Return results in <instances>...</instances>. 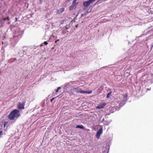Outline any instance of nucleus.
Segmentation results:
<instances>
[{"mask_svg":"<svg viewBox=\"0 0 153 153\" xmlns=\"http://www.w3.org/2000/svg\"><path fill=\"white\" fill-rule=\"evenodd\" d=\"M20 115V113L19 110L14 109L11 112L8 116V118L10 120H13L15 118H17Z\"/></svg>","mask_w":153,"mask_h":153,"instance_id":"nucleus-1","label":"nucleus"},{"mask_svg":"<svg viewBox=\"0 0 153 153\" xmlns=\"http://www.w3.org/2000/svg\"><path fill=\"white\" fill-rule=\"evenodd\" d=\"M76 1L77 0H74L73 1L72 5L69 7V10H71L76 9L77 4L76 2Z\"/></svg>","mask_w":153,"mask_h":153,"instance_id":"nucleus-2","label":"nucleus"},{"mask_svg":"<svg viewBox=\"0 0 153 153\" xmlns=\"http://www.w3.org/2000/svg\"><path fill=\"white\" fill-rule=\"evenodd\" d=\"M106 104L105 103L101 102L96 107V108L100 109L103 108L104 106H105Z\"/></svg>","mask_w":153,"mask_h":153,"instance_id":"nucleus-3","label":"nucleus"},{"mask_svg":"<svg viewBox=\"0 0 153 153\" xmlns=\"http://www.w3.org/2000/svg\"><path fill=\"white\" fill-rule=\"evenodd\" d=\"M102 132V128H101L97 132L96 136L97 138H99L100 134Z\"/></svg>","mask_w":153,"mask_h":153,"instance_id":"nucleus-4","label":"nucleus"},{"mask_svg":"<svg viewBox=\"0 0 153 153\" xmlns=\"http://www.w3.org/2000/svg\"><path fill=\"white\" fill-rule=\"evenodd\" d=\"M17 107L19 109H24V105L20 102L18 103Z\"/></svg>","mask_w":153,"mask_h":153,"instance_id":"nucleus-5","label":"nucleus"},{"mask_svg":"<svg viewBox=\"0 0 153 153\" xmlns=\"http://www.w3.org/2000/svg\"><path fill=\"white\" fill-rule=\"evenodd\" d=\"M96 0H89L88 1H87V6H88L92 3L94 2Z\"/></svg>","mask_w":153,"mask_h":153,"instance_id":"nucleus-6","label":"nucleus"},{"mask_svg":"<svg viewBox=\"0 0 153 153\" xmlns=\"http://www.w3.org/2000/svg\"><path fill=\"white\" fill-rule=\"evenodd\" d=\"M123 100L121 101V102H124L125 101L127 100V97H128V94H125L123 95Z\"/></svg>","mask_w":153,"mask_h":153,"instance_id":"nucleus-7","label":"nucleus"},{"mask_svg":"<svg viewBox=\"0 0 153 153\" xmlns=\"http://www.w3.org/2000/svg\"><path fill=\"white\" fill-rule=\"evenodd\" d=\"M64 10L65 8H62L58 9L57 10V13L59 14L62 13L64 11Z\"/></svg>","mask_w":153,"mask_h":153,"instance_id":"nucleus-8","label":"nucleus"},{"mask_svg":"<svg viewBox=\"0 0 153 153\" xmlns=\"http://www.w3.org/2000/svg\"><path fill=\"white\" fill-rule=\"evenodd\" d=\"M76 128H79L82 129H84L85 128L82 125H77L76 127Z\"/></svg>","mask_w":153,"mask_h":153,"instance_id":"nucleus-9","label":"nucleus"},{"mask_svg":"<svg viewBox=\"0 0 153 153\" xmlns=\"http://www.w3.org/2000/svg\"><path fill=\"white\" fill-rule=\"evenodd\" d=\"M111 92L109 93L107 95V98H108L109 97H110V96L111 94Z\"/></svg>","mask_w":153,"mask_h":153,"instance_id":"nucleus-10","label":"nucleus"},{"mask_svg":"<svg viewBox=\"0 0 153 153\" xmlns=\"http://www.w3.org/2000/svg\"><path fill=\"white\" fill-rule=\"evenodd\" d=\"M83 6L84 7V8L83 10H85V8L86 7V1H84L83 3Z\"/></svg>","mask_w":153,"mask_h":153,"instance_id":"nucleus-11","label":"nucleus"},{"mask_svg":"<svg viewBox=\"0 0 153 153\" xmlns=\"http://www.w3.org/2000/svg\"><path fill=\"white\" fill-rule=\"evenodd\" d=\"M69 28V26L68 25H66V26L64 27V28H65L66 29H68Z\"/></svg>","mask_w":153,"mask_h":153,"instance_id":"nucleus-12","label":"nucleus"},{"mask_svg":"<svg viewBox=\"0 0 153 153\" xmlns=\"http://www.w3.org/2000/svg\"><path fill=\"white\" fill-rule=\"evenodd\" d=\"M79 92L82 93H86V91H79Z\"/></svg>","mask_w":153,"mask_h":153,"instance_id":"nucleus-13","label":"nucleus"},{"mask_svg":"<svg viewBox=\"0 0 153 153\" xmlns=\"http://www.w3.org/2000/svg\"><path fill=\"white\" fill-rule=\"evenodd\" d=\"M92 91H87V94H90L92 92Z\"/></svg>","mask_w":153,"mask_h":153,"instance_id":"nucleus-14","label":"nucleus"},{"mask_svg":"<svg viewBox=\"0 0 153 153\" xmlns=\"http://www.w3.org/2000/svg\"><path fill=\"white\" fill-rule=\"evenodd\" d=\"M152 10H153V8H151L150 9V12H151H151V13L152 14H153V11H152Z\"/></svg>","mask_w":153,"mask_h":153,"instance_id":"nucleus-15","label":"nucleus"},{"mask_svg":"<svg viewBox=\"0 0 153 153\" xmlns=\"http://www.w3.org/2000/svg\"><path fill=\"white\" fill-rule=\"evenodd\" d=\"M55 99V97L53 98L52 99H51L50 100V101L51 102H52L53 100H54V99Z\"/></svg>","mask_w":153,"mask_h":153,"instance_id":"nucleus-16","label":"nucleus"},{"mask_svg":"<svg viewBox=\"0 0 153 153\" xmlns=\"http://www.w3.org/2000/svg\"><path fill=\"white\" fill-rule=\"evenodd\" d=\"M43 43L45 45H47L48 44V43L47 42H45Z\"/></svg>","mask_w":153,"mask_h":153,"instance_id":"nucleus-17","label":"nucleus"},{"mask_svg":"<svg viewBox=\"0 0 153 153\" xmlns=\"http://www.w3.org/2000/svg\"><path fill=\"white\" fill-rule=\"evenodd\" d=\"M6 18V20H9L10 18H9V17L7 16V18Z\"/></svg>","mask_w":153,"mask_h":153,"instance_id":"nucleus-18","label":"nucleus"},{"mask_svg":"<svg viewBox=\"0 0 153 153\" xmlns=\"http://www.w3.org/2000/svg\"><path fill=\"white\" fill-rule=\"evenodd\" d=\"M85 13H82L81 15L82 16H83L85 15Z\"/></svg>","mask_w":153,"mask_h":153,"instance_id":"nucleus-19","label":"nucleus"},{"mask_svg":"<svg viewBox=\"0 0 153 153\" xmlns=\"http://www.w3.org/2000/svg\"><path fill=\"white\" fill-rule=\"evenodd\" d=\"M59 41V39H57V40H56L55 41V43H56L57 42H58Z\"/></svg>","mask_w":153,"mask_h":153,"instance_id":"nucleus-20","label":"nucleus"},{"mask_svg":"<svg viewBox=\"0 0 153 153\" xmlns=\"http://www.w3.org/2000/svg\"><path fill=\"white\" fill-rule=\"evenodd\" d=\"M2 131H0V135L2 134Z\"/></svg>","mask_w":153,"mask_h":153,"instance_id":"nucleus-21","label":"nucleus"},{"mask_svg":"<svg viewBox=\"0 0 153 153\" xmlns=\"http://www.w3.org/2000/svg\"><path fill=\"white\" fill-rule=\"evenodd\" d=\"M61 89V87H58L57 88V89H58V90H59V89Z\"/></svg>","mask_w":153,"mask_h":153,"instance_id":"nucleus-22","label":"nucleus"},{"mask_svg":"<svg viewBox=\"0 0 153 153\" xmlns=\"http://www.w3.org/2000/svg\"><path fill=\"white\" fill-rule=\"evenodd\" d=\"M59 90H58L57 89L56 90V92H57Z\"/></svg>","mask_w":153,"mask_h":153,"instance_id":"nucleus-23","label":"nucleus"},{"mask_svg":"<svg viewBox=\"0 0 153 153\" xmlns=\"http://www.w3.org/2000/svg\"><path fill=\"white\" fill-rule=\"evenodd\" d=\"M43 45V43H42L41 45H40V47H42V46Z\"/></svg>","mask_w":153,"mask_h":153,"instance_id":"nucleus-24","label":"nucleus"},{"mask_svg":"<svg viewBox=\"0 0 153 153\" xmlns=\"http://www.w3.org/2000/svg\"><path fill=\"white\" fill-rule=\"evenodd\" d=\"M3 20L4 21L5 20H6V18H4Z\"/></svg>","mask_w":153,"mask_h":153,"instance_id":"nucleus-25","label":"nucleus"},{"mask_svg":"<svg viewBox=\"0 0 153 153\" xmlns=\"http://www.w3.org/2000/svg\"><path fill=\"white\" fill-rule=\"evenodd\" d=\"M15 19H16V21L17 20V18H16Z\"/></svg>","mask_w":153,"mask_h":153,"instance_id":"nucleus-26","label":"nucleus"},{"mask_svg":"<svg viewBox=\"0 0 153 153\" xmlns=\"http://www.w3.org/2000/svg\"><path fill=\"white\" fill-rule=\"evenodd\" d=\"M10 22H8L7 23V24H10Z\"/></svg>","mask_w":153,"mask_h":153,"instance_id":"nucleus-27","label":"nucleus"},{"mask_svg":"<svg viewBox=\"0 0 153 153\" xmlns=\"http://www.w3.org/2000/svg\"><path fill=\"white\" fill-rule=\"evenodd\" d=\"M152 47H153V43H152Z\"/></svg>","mask_w":153,"mask_h":153,"instance_id":"nucleus-28","label":"nucleus"},{"mask_svg":"<svg viewBox=\"0 0 153 153\" xmlns=\"http://www.w3.org/2000/svg\"><path fill=\"white\" fill-rule=\"evenodd\" d=\"M151 75H152V76H153V74H151Z\"/></svg>","mask_w":153,"mask_h":153,"instance_id":"nucleus-29","label":"nucleus"},{"mask_svg":"<svg viewBox=\"0 0 153 153\" xmlns=\"http://www.w3.org/2000/svg\"><path fill=\"white\" fill-rule=\"evenodd\" d=\"M76 27H77V25H76Z\"/></svg>","mask_w":153,"mask_h":153,"instance_id":"nucleus-30","label":"nucleus"},{"mask_svg":"<svg viewBox=\"0 0 153 153\" xmlns=\"http://www.w3.org/2000/svg\"><path fill=\"white\" fill-rule=\"evenodd\" d=\"M1 1H3V0H1Z\"/></svg>","mask_w":153,"mask_h":153,"instance_id":"nucleus-31","label":"nucleus"}]
</instances>
